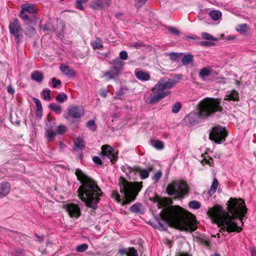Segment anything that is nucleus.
Instances as JSON below:
<instances>
[{
  "mask_svg": "<svg viewBox=\"0 0 256 256\" xmlns=\"http://www.w3.org/2000/svg\"><path fill=\"white\" fill-rule=\"evenodd\" d=\"M229 213L224 212L223 208L219 205H215L207 212L208 215L215 222L222 226V228L228 232L242 231V228L234 222L239 219L242 222L244 218L247 213L248 209L245 202L242 198H230L227 202Z\"/></svg>",
  "mask_w": 256,
  "mask_h": 256,
  "instance_id": "nucleus-1",
  "label": "nucleus"
},
{
  "mask_svg": "<svg viewBox=\"0 0 256 256\" xmlns=\"http://www.w3.org/2000/svg\"><path fill=\"white\" fill-rule=\"evenodd\" d=\"M75 174L81 183L77 191L78 197L85 203L87 207L94 210L97 209L98 204L100 200V197L102 195L97 182L86 176L79 168L76 169Z\"/></svg>",
  "mask_w": 256,
  "mask_h": 256,
  "instance_id": "nucleus-2",
  "label": "nucleus"
},
{
  "mask_svg": "<svg viewBox=\"0 0 256 256\" xmlns=\"http://www.w3.org/2000/svg\"><path fill=\"white\" fill-rule=\"evenodd\" d=\"M164 224L159 222L162 230H166L169 225L180 230L193 232L194 226L185 216L184 210L179 206H172L164 211L162 215Z\"/></svg>",
  "mask_w": 256,
  "mask_h": 256,
  "instance_id": "nucleus-3",
  "label": "nucleus"
},
{
  "mask_svg": "<svg viewBox=\"0 0 256 256\" xmlns=\"http://www.w3.org/2000/svg\"><path fill=\"white\" fill-rule=\"evenodd\" d=\"M198 106L197 112H192L184 118L186 122L190 124H198L202 119L206 118L216 112H220L222 110L220 101L212 98H205L200 102Z\"/></svg>",
  "mask_w": 256,
  "mask_h": 256,
  "instance_id": "nucleus-4",
  "label": "nucleus"
},
{
  "mask_svg": "<svg viewBox=\"0 0 256 256\" xmlns=\"http://www.w3.org/2000/svg\"><path fill=\"white\" fill-rule=\"evenodd\" d=\"M118 181L120 192L123 195V197L122 198L118 192L114 190L111 193V198L118 203L122 202L123 205L130 204L135 200L142 186V182H128L122 176L120 178Z\"/></svg>",
  "mask_w": 256,
  "mask_h": 256,
  "instance_id": "nucleus-5",
  "label": "nucleus"
},
{
  "mask_svg": "<svg viewBox=\"0 0 256 256\" xmlns=\"http://www.w3.org/2000/svg\"><path fill=\"white\" fill-rule=\"evenodd\" d=\"M181 78V74L176 76L174 79H170L167 77L161 78L152 89L154 96L150 99V104H156L168 95L170 92L165 91V90L172 88Z\"/></svg>",
  "mask_w": 256,
  "mask_h": 256,
  "instance_id": "nucleus-6",
  "label": "nucleus"
},
{
  "mask_svg": "<svg viewBox=\"0 0 256 256\" xmlns=\"http://www.w3.org/2000/svg\"><path fill=\"white\" fill-rule=\"evenodd\" d=\"M84 114V110L82 106L70 105L67 108L64 118L70 122L74 123L79 121Z\"/></svg>",
  "mask_w": 256,
  "mask_h": 256,
  "instance_id": "nucleus-7",
  "label": "nucleus"
},
{
  "mask_svg": "<svg viewBox=\"0 0 256 256\" xmlns=\"http://www.w3.org/2000/svg\"><path fill=\"white\" fill-rule=\"evenodd\" d=\"M228 134V132L225 128L220 126H216L211 129L209 139L216 143L220 144L226 140Z\"/></svg>",
  "mask_w": 256,
  "mask_h": 256,
  "instance_id": "nucleus-8",
  "label": "nucleus"
},
{
  "mask_svg": "<svg viewBox=\"0 0 256 256\" xmlns=\"http://www.w3.org/2000/svg\"><path fill=\"white\" fill-rule=\"evenodd\" d=\"M10 32L13 35L16 44H20L23 38V29L18 18H14L9 24Z\"/></svg>",
  "mask_w": 256,
  "mask_h": 256,
  "instance_id": "nucleus-9",
  "label": "nucleus"
},
{
  "mask_svg": "<svg viewBox=\"0 0 256 256\" xmlns=\"http://www.w3.org/2000/svg\"><path fill=\"white\" fill-rule=\"evenodd\" d=\"M186 188L184 184L178 182H174L169 184L166 188V191L169 196L181 195Z\"/></svg>",
  "mask_w": 256,
  "mask_h": 256,
  "instance_id": "nucleus-10",
  "label": "nucleus"
},
{
  "mask_svg": "<svg viewBox=\"0 0 256 256\" xmlns=\"http://www.w3.org/2000/svg\"><path fill=\"white\" fill-rule=\"evenodd\" d=\"M102 154L104 156H106L110 159L112 164L118 160V152L114 150L112 146L105 144L103 145L102 148Z\"/></svg>",
  "mask_w": 256,
  "mask_h": 256,
  "instance_id": "nucleus-11",
  "label": "nucleus"
},
{
  "mask_svg": "<svg viewBox=\"0 0 256 256\" xmlns=\"http://www.w3.org/2000/svg\"><path fill=\"white\" fill-rule=\"evenodd\" d=\"M110 4V0H93L90 4V6L95 10H105Z\"/></svg>",
  "mask_w": 256,
  "mask_h": 256,
  "instance_id": "nucleus-12",
  "label": "nucleus"
},
{
  "mask_svg": "<svg viewBox=\"0 0 256 256\" xmlns=\"http://www.w3.org/2000/svg\"><path fill=\"white\" fill-rule=\"evenodd\" d=\"M66 209L71 217L78 218L80 215L79 206L74 204H70L66 206Z\"/></svg>",
  "mask_w": 256,
  "mask_h": 256,
  "instance_id": "nucleus-13",
  "label": "nucleus"
},
{
  "mask_svg": "<svg viewBox=\"0 0 256 256\" xmlns=\"http://www.w3.org/2000/svg\"><path fill=\"white\" fill-rule=\"evenodd\" d=\"M118 254L120 256H138L137 250L134 247L122 248L118 250Z\"/></svg>",
  "mask_w": 256,
  "mask_h": 256,
  "instance_id": "nucleus-14",
  "label": "nucleus"
},
{
  "mask_svg": "<svg viewBox=\"0 0 256 256\" xmlns=\"http://www.w3.org/2000/svg\"><path fill=\"white\" fill-rule=\"evenodd\" d=\"M11 186L6 182L0 183V198H2L7 196L10 192Z\"/></svg>",
  "mask_w": 256,
  "mask_h": 256,
  "instance_id": "nucleus-15",
  "label": "nucleus"
},
{
  "mask_svg": "<svg viewBox=\"0 0 256 256\" xmlns=\"http://www.w3.org/2000/svg\"><path fill=\"white\" fill-rule=\"evenodd\" d=\"M152 166H149L148 168L142 169L140 168H137L136 172L140 173V176L142 180H144L149 176L150 172L154 170Z\"/></svg>",
  "mask_w": 256,
  "mask_h": 256,
  "instance_id": "nucleus-16",
  "label": "nucleus"
},
{
  "mask_svg": "<svg viewBox=\"0 0 256 256\" xmlns=\"http://www.w3.org/2000/svg\"><path fill=\"white\" fill-rule=\"evenodd\" d=\"M56 126V119L50 114L47 116L45 120V130H52L53 128Z\"/></svg>",
  "mask_w": 256,
  "mask_h": 256,
  "instance_id": "nucleus-17",
  "label": "nucleus"
},
{
  "mask_svg": "<svg viewBox=\"0 0 256 256\" xmlns=\"http://www.w3.org/2000/svg\"><path fill=\"white\" fill-rule=\"evenodd\" d=\"M136 77L140 80L148 81L150 79V74L148 72L143 70H136L134 72Z\"/></svg>",
  "mask_w": 256,
  "mask_h": 256,
  "instance_id": "nucleus-18",
  "label": "nucleus"
},
{
  "mask_svg": "<svg viewBox=\"0 0 256 256\" xmlns=\"http://www.w3.org/2000/svg\"><path fill=\"white\" fill-rule=\"evenodd\" d=\"M120 73L112 67V68L104 74V76L107 78L108 80L114 79L118 77Z\"/></svg>",
  "mask_w": 256,
  "mask_h": 256,
  "instance_id": "nucleus-19",
  "label": "nucleus"
},
{
  "mask_svg": "<svg viewBox=\"0 0 256 256\" xmlns=\"http://www.w3.org/2000/svg\"><path fill=\"white\" fill-rule=\"evenodd\" d=\"M60 69L63 74L69 77L72 78L75 76V72L68 66L62 65L60 66Z\"/></svg>",
  "mask_w": 256,
  "mask_h": 256,
  "instance_id": "nucleus-20",
  "label": "nucleus"
},
{
  "mask_svg": "<svg viewBox=\"0 0 256 256\" xmlns=\"http://www.w3.org/2000/svg\"><path fill=\"white\" fill-rule=\"evenodd\" d=\"M226 96V98H224L225 100H231L234 101L239 100V94L236 90L228 92Z\"/></svg>",
  "mask_w": 256,
  "mask_h": 256,
  "instance_id": "nucleus-21",
  "label": "nucleus"
},
{
  "mask_svg": "<svg viewBox=\"0 0 256 256\" xmlns=\"http://www.w3.org/2000/svg\"><path fill=\"white\" fill-rule=\"evenodd\" d=\"M114 66L112 68L120 73L122 70V68L124 64V62L122 61L119 58H117L114 60Z\"/></svg>",
  "mask_w": 256,
  "mask_h": 256,
  "instance_id": "nucleus-22",
  "label": "nucleus"
},
{
  "mask_svg": "<svg viewBox=\"0 0 256 256\" xmlns=\"http://www.w3.org/2000/svg\"><path fill=\"white\" fill-rule=\"evenodd\" d=\"M130 210L134 213H138L140 214L144 213V210L142 208V205L140 202H136L134 204L130 207Z\"/></svg>",
  "mask_w": 256,
  "mask_h": 256,
  "instance_id": "nucleus-23",
  "label": "nucleus"
},
{
  "mask_svg": "<svg viewBox=\"0 0 256 256\" xmlns=\"http://www.w3.org/2000/svg\"><path fill=\"white\" fill-rule=\"evenodd\" d=\"M31 78L37 82H40L43 80L44 75L39 71L35 70L32 74Z\"/></svg>",
  "mask_w": 256,
  "mask_h": 256,
  "instance_id": "nucleus-24",
  "label": "nucleus"
},
{
  "mask_svg": "<svg viewBox=\"0 0 256 256\" xmlns=\"http://www.w3.org/2000/svg\"><path fill=\"white\" fill-rule=\"evenodd\" d=\"M236 30L242 34L247 35L249 31L248 26L246 24H239L237 26Z\"/></svg>",
  "mask_w": 256,
  "mask_h": 256,
  "instance_id": "nucleus-25",
  "label": "nucleus"
},
{
  "mask_svg": "<svg viewBox=\"0 0 256 256\" xmlns=\"http://www.w3.org/2000/svg\"><path fill=\"white\" fill-rule=\"evenodd\" d=\"M74 148L76 150H82L84 146V140L80 138H77L74 141Z\"/></svg>",
  "mask_w": 256,
  "mask_h": 256,
  "instance_id": "nucleus-26",
  "label": "nucleus"
},
{
  "mask_svg": "<svg viewBox=\"0 0 256 256\" xmlns=\"http://www.w3.org/2000/svg\"><path fill=\"white\" fill-rule=\"evenodd\" d=\"M194 60V56L191 54L184 55L182 60V62L184 66H187L192 62Z\"/></svg>",
  "mask_w": 256,
  "mask_h": 256,
  "instance_id": "nucleus-27",
  "label": "nucleus"
},
{
  "mask_svg": "<svg viewBox=\"0 0 256 256\" xmlns=\"http://www.w3.org/2000/svg\"><path fill=\"white\" fill-rule=\"evenodd\" d=\"M218 180L216 178H214L212 182V184L210 186V190L208 192L210 196H212L214 194L218 187Z\"/></svg>",
  "mask_w": 256,
  "mask_h": 256,
  "instance_id": "nucleus-28",
  "label": "nucleus"
},
{
  "mask_svg": "<svg viewBox=\"0 0 256 256\" xmlns=\"http://www.w3.org/2000/svg\"><path fill=\"white\" fill-rule=\"evenodd\" d=\"M209 16L214 20H217L220 18L222 13L220 11L212 10L209 12Z\"/></svg>",
  "mask_w": 256,
  "mask_h": 256,
  "instance_id": "nucleus-29",
  "label": "nucleus"
},
{
  "mask_svg": "<svg viewBox=\"0 0 256 256\" xmlns=\"http://www.w3.org/2000/svg\"><path fill=\"white\" fill-rule=\"evenodd\" d=\"M48 108L54 110L58 114H60L62 113V108L60 105H58L54 103H51L49 104Z\"/></svg>",
  "mask_w": 256,
  "mask_h": 256,
  "instance_id": "nucleus-30",
  "label": "nucleus"
},
{
  "mask_svg": "<svg viewBox=\"0 0 256 256\" xmlns=\"http://www.w3.org/2000/svg\"><path fill=\"white\" fill-rule=\"evenodd\" d=\"M91 45L94 50H100L103 47L102 40L98 38L94 41L91 42Z\"/></svg>",
  "mask_w": 256,
  "mask_h": 256,
  "instance_id": "nucleus-31",
  "label": "nucleus"
},
{
  "mask_svg": "<svg viewBox=\"0 0 256 256\" xmlns=\"http://www.w3.org/2000/svg\"><path fill=\"white\" fill-rule=\"evenodd\" d=\"M68 96L65 93H60L58 94L56 97V102L60 104L63 103L68 100Z\"/></svg>",
  "mask_w": 256,
  "mask_h": 256,
  "instance_id": "nucleus-32",
  "label": "nucleus"
},
{
  "mask_svg": "<svg viewBox=\"0 0 256 256\" xmlns=\"http://www.w3.org/2000/svg\"><path fill=\"white\" fill-rule=\"evenodd\" d=\"M211 73L210 70L206 68H202L200 72H199V76L202 80H204V78L208 76Z\"/></svg>",
  "mask_w": 256,
  "mask_h": 256,
  "instance_id": "nucleus-33",
  "label": "nucleus"
},
{
  "mask_svg": "<svg viewBox=\"0 0 256 256\" xmlns=\"http://www.w3.org/2000/svg\"><path fill=\"white\" fill-rule=\"evenodd\" d=\"M188 206L194 210H198L200 208L201 204L197 200H192L188 203Z\"/></svg>",
  "mask_w": 256,
  "mask_h": 256,
  "instance_id": "nucleus-34",
  "label": "nucleus"
},
{
  "mask_svg": "<svg viewBox=\"0 0 256 256\" xmlns=\"http://www.w3.org/2000/svg\"><path fill=\"white\" fill-rule=\"evenodd\" d=\"M45 134L46 138L49 141L53 140L56 136V133L53 130H46Z\"/></svg>",
  "mask_w": 256,
  "mask_h": 256,
  "instance_id": "nucleus-35",
  "label": "nucleus"
},
{
  "mask_svg": "<svg viewBox=\"0 0 256 256\" xmlns=\"http://www.w3.org/2000/svg\"><path fill=\"white\" fill-rule=\"evenodd\" d=\"M86 126L88 128L93 132H94L96 130L97 126L95 123L94 120H90L88 121L86 123Z\"/></svg>",
  "mask_w": 256,
  "mask_h": 256,
  "instance_id": "nucleus-36",
  "label": "nucleus"
},
{
  "mask_svg": "<svg viewBox=\"0 0 256 256\" xmlns=\"http://www.w3.org/2000/svg\"><path fill=\"white\" fill-rule=\"evenodd\" d=\"M24 250L22 249H15L8 256H22Z\"/></svg>",
  "mask_w": 256,
  "mask_h": 256,
  "instance_id": "nucleus-37",
  "label": "nucleus"
},
{
  "mask_svg": "<svg viewBox=\"0 0 256 256\" xmlns=\"http://www.w3.org/2000/svg\"><path fill=\"white\" fill-rule=\"evenodd\" d=\"M202 38L204 40H216L217 38L213 36L212 35L206 32H203L202 34Z\"/></svg>",
  "mask_w": 256,
  "mask_h": 256,
  "instance_id": "nucleus-38",
  "label": "nucleus"
},
{
  "mask_svg": "<svg viewBox=\"0 0 256 256\" xmlns=\"http://www.w3.org/2000/svg\"><path fill=\"white\" fill-rule=\"evenodd\" d=\"M50 90H44L42 91V96L44 100H51V97L50 96Z\"/></svg>",
  "mask_w": 256,
  "mask_h": 256,
  "instance_id": "nucleus-39",
  "label": "nucleus"
},
{
  "mask_svg": "<svg viewBox=\"0 0 256 256\" xmlns=\"http://www.w3.org/2000/svg\"><path fill=\"white\" fill-rule=\"evenodd\" d=\"M22 10L24 12H26L30 14L34 12V8L32 5L29 4H23L22 6Z\"/></svg>",
  "mask_w": 256,
  "mask_h": 256,
  "instance_id": "nucleus-40",
  "label": "nucleus"
},
{
  "mask_svg": "<svg viewBox=\"0 0 256 256\" xmlns=\"http://www.w3.org/2000/svg\"><path fill=\"white\" fill-rule=\"evenodd\" d=\"M181 107H182V105H181L180 102H176L172 106V112L174 114H177L178 112H179Z\"/></svg>",
  "mask_w": 256,
  "mask_h": 256,
  "instance_id": "nucleus-41",
  "label": "nucleus"
},
{
  "mask_svg": "<svg viewBox=\"0 0 256 256\" xmlns=\"http://www.w3.org/2000/svg\"><path fill=\"white\" fill-rule=\"evenodd\" d=\"M88 248V245L86 244H82L80 245H78L76 248V250L78 252H84L86 250H87Z\"/></svg>",
  "mask_w": 256,
  "mask_h": 256,
  "instance_id": "nucleus-42",
  "label": "nucleus"
},
{
  "mask_svg": "<svg viewBox=\"0 0 256 256\" xmlns=\"http://www.w3.org/2000/svg\"><path fill=\"white\" fill-rule=\"evenodd\" d=\"M44 30H48L50 32H56V30L50 22L46 23L44 28Z\"/></svg>",
  "mask_w": 256,
  "mask_h": 256,
  "instance_id": "nucleus-43",
  "label": "nucleus"
},
{
  "mask_svg": "<svg viewBox=\"0 0 256 256\" xmlns=\"http://www.w3.org/2000/svg\"><path fill=\"white\" fill-rule=\"evenodd\" d=\"M35 32L36 30L34 28L28 26L26 28V34L28 36H32Z\"/></svg>",
  "mask_w": 256,
  "mask_h": 256,
  "instance_id": "nucleus-44",
  "label": "nucleus"
},
{
  "mask_svg": "<svg viewBox=\"0 0 256 256\" xmlns=\"http://www.w3.org/2000/svg\"><path fill=\"white\" fill-rule=\"evenodd\" d=\"M52 86L53 88H56L58 86L62 85V82L60 80H57L56 78H53L52 79Z\"/></svg>",
  "mask_w": 256,
  "mask_h": 256,
  "instance_id": "nucleus-45",
  "label": "nucleus"
},
{
  "mask_svg": "<svg viewBox=\"0 0 256 256\" xmlns=\"http://www.w3.org/2000/svg\"><path fill=\"white\" fill-rule=\"evenodd\" d=\"M182 54V53L178 54L175 52H170L168 54V55L170 56V59L171 60L177 62L178 60L179 56Z\"/></svg>",
  "mask_w": 256,
  "mask_h": 256,
  "instance_id": "nucleus-46",
  "label": "nucleus"
},
{
  "mask_svg": "<svg viewBox=\"0 0 256 256\" xmlns=\"http://www.w3.org/2000/svg\"><path fill=\"white\" fill-rule=\"evenodd\" d=\"M162 176V172L160 171H158L152 176V179L154 181V182H158Z\"/></svg>",
  "mask_w": 256,
  "mask_h": 256,
  "instance_id": "nucleus-47",
  "label": "nucleus"
},
{
  "mask_svg": "<svg viewBox=\"0 0 256 256\" xmlns=\"http://www.w3.org/2000/svg\"><path fill=\"white\" fill-rule=\"evenodd\" d=\"M147 0H135L134 6L136 8H141Z\"/></svg>",
  "mask_w": 256,
  "mask_h": 256,
  "instance_id": "nucleus-48",
  "label": "nucleus"
},
{
  "mask_svg": "<svg viewBox=\"0 0 256 256\" xmlns=\"http://www.w3.org/2000/svg\"><path fill=\"white\" fill-rule=\"evenodd\" d=\"M153 146L156 148L157 149L160 150L164 148V144L163 143L158 140H155L154 142Z\"/></svg>",
  "mask_w": 256,
  "mask_h": 256,
  "instance_id": "nucleus-49",
  "label": "nucleus"
},
{
  "mask_svg": "<svg viewBox=\"0 0 256 256\" xmlns=\"http://www.w3.org/2000/svg\"><path fill=\"white\" fill-rule=\"evenodd\" d=\"M66 131V127L64 125H60L58 127L56 132L59 134H62Z\"/></svg>",
  "mask_w": 256,
  "mask_h": 256,
  "instance_id": "nucleus-50",
  "label": "nucleus"
},
{
  "mask_svg": "<svg viewBox=\"0 0 256 256\" xmlns=\"http://www.w3.org/2000/svg\"><path fill=\"white\" fill-rule=\"evenodd\" d=\"M168 30L173 35L178 36L180 34V31L176 28L173 27H169L168 28Z\"/></svg>",
  "mask_w": 256,
  "mask_h": 256,
  "instance_id": "nucleus-51",
  "label": "nucleus"
},
{
  "mask_svg": "<svg viewBox=\"0 0 256 256\" xmlns=\"http://www.w3.org/2000/svg\"><path fill=\"white\" fill-rule=\"evenodd\" d=\"M92 160L95 164L98 166H102V160L98 156H94L92 158Z\"/></svg>",
  "mask_w": 256,
  "mask_h": 256,
  "instance_id": "nucleus-52",
  "label": "nucleus"
},
{
  "mask_svg": "<svg viewBox=\"0 0 256 256\" xmlns=\"http://www.w3.org/2000/svg\"><path fill=\"white\" fill-rule=\"evenodd\" d=\"M128 53L125 50H122L120 53V58L122 60H126L128 58Z\"/></svg>",
  "mask_w": 256,
  "mask_h": 256,
  "instance_id": "nucleus-53",
  "label": "nucleus"
},
{
  "mask_svg": "<svg viewBox=\"0 0 256 256\" xmlns=\"http://www.w3.org/2000/svg\"><path fill=\"white\" fill-rule=\"evenodd\" d=\"M32 100L36 106V109L40 110V109L42 108L41 102L38 99L36 98H33Z\"/></svg>",
  "mask_w": 256,
  "mask_h": 256,
  "instance_id": "nucleus-54",
  "label": "nucleus"
},
{
  "mask_svg": "<svg viewBox=\"0 0 256 256\" xmlns=\"http://www.w3.org/2000/svg\"><path fill=\"white\" fill-rule=\"evenodd\" d=\"M42 116V109H36V118L40 120Z\"/></svg>",
  "mask_w": 256,
  "mask_h": 256,
  "instance_id": "nucleus-55",
  "label": "nucleus"
},
{
  "mask_svg": "<svg viewBox=\"0 0 256 256\" xmlns=\"http://www.w3.org/2000/svg\"><path fill=\"white\" fill-rule=\"evenodd\" d=\"M76 8L80 10H83L84 9L82 3L80 0H76Z\"/></svg>",
  "mask_w": 256,
  "mask_h": 256,
  "instance_id": "nucleus-56",
  "label": "nucleus"
},
{
  "mask_svg": "<svg viewBox=\"0 0 256 256\" xmlns=\"http://www.w3.org/2000/svg\"><path fill=\"white\" fill-rule=\"evenodd\" d=\"M202 162L204 163V164H208L210 166H212V164H213V160L212 159V158H210L208 160H207L206 158H204L202 160Z\"/></svg>",
  "mask_w": 256,
  "mask_h": 256,
  "instance_id": "nucleus-57",
  "label": "nucleus"
},
{
  "mask_svg": "<svg viewBox=\"0 0 256 256\" xmlns=\"http://www.w3.org/2000/svg\"><path fill=\"white\" fill-rule=\"evenodd\" d=\"M20 17L24 20H28V15L26 14L25 12L22 10H20Z\"/></svg>",
  "mask_w": 256,
  "mask_h": 256,
  "instance_id": "nucleus-58",
  "label": "nucleus"
},
{
  "mask_svg": "<svg viewBox=\"0 0 256 256\" xmlns=\"http://www.w3.org/2000/svg\"><path fill=\"white\" fill-rule=\"evenodd\" d=\"M200 44L204 46H208L214 45V43L212 42L202 41L200 42Z\"/></svg>",
  "mask_w": 256,
  "mask_h": 256,
  "instance_id": "nucleus-59",
  "label": "nucleus"
},
{
  "mask_svg": "<svg viewBox=\"0 0 256 256\" xmlns=\"http://www.w3.org/2000/svg\"><path fill=\"white\" fill-rule=\"evenodd\" d=\"M10 121L12 124H16L17 125H19L20 123V120L16 118H14L11 116Z\"/></svg>",
  "mask_w": 256,
  "mask_h": 256,
  "instance_id": "nucleus-60",
  "label": "nucleus"
},
{
  "mask_svg": "<svg viewBox=\"0 0 256 256\" xmlns=\"http://www.w3.org/2000/svg\"><path fill=\"white\" fill-rule=\"evenodd\" d=\"M7 91L10 94H14L15 92V90L12 86H8L7 88Z\"/></svg>",
  "mask_w": 256,
  "mask_h": 256,
  "instance_id": "nucleus-61",
  "label": "nucleus"
},
{
  "mask_svg": "<svg viewBox=\"0 0 256 256\" xmlns=\"http://www.w3.org/2000/svg\"><path fill=\"white\" fill-rule=\"evenodd\" d=\"M124 94V91L123 88H121L118 91H117L116 94L117 96H122Z\"/></svg>",
  "mask_w": 256,
  "mask_h": 256,
  "instance_id": "nucleus-62",
  "label": "nucleus"
},
{
  "mask_svg": "<svg viewBox=\"0 0 256 256\" xmlns=\"http://www.w3.org/2000/svg\"><path fill=\"white\" fill-rule=\"evenodd\" d=\"M132 46L135 48H140L142 46V44L140 42H132Z\"/></svg>",
  "mask_w": 256,
  "mask_h": 256,
  "instance_id": "nucleus-63",
  "label": "nucleus"
},
{
  "mask_svg": "<svg viewBox=\"0 0 256 256\" xmlns=\"http://www.w3.org/2000/svg\"><path fill=\"white\" fill-rule=\"evenodd\" d=\"M250 252L251 256H256V248L252 247L250 248Z\"/></svg>",
  "mask_w": 256,
  "mask_h": 256,
  "instance_id": "nucleus-64",
  "label": "nucleus"
}]
</instances>
